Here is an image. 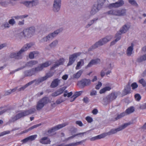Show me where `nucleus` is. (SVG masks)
Segmentation results:
<instances>
[{
  "mask_svg": "<svg viewBox=\"0 0 146 146\" xmlns=\"http://www.w3.org/2000/svg\"><path fill=\"white\" fill-rule=\"evenodd\" d=\"M53 75V73L52 72H50L46 74L45 76L40 77L37 79L33 80L26 84L24 86L18 88V91H23L29 86L31 85L34 83H35L36 85H38L40 83L46 80L48 78L52 77Z\"/></svg>",
  "mask_w": 146,
  "mask_h": 146,
  "instance_id": "f257e3e1",
  "label": "nucleus"
},
{
  "mask_svg": "<svg viewBox=\"0 0 146 146\" xmlns=\"http://www.w3.org/2000/svg\"><path fill=\"white\" fill-rule=\"evenodd\" d=\"M35 110V108H33L29 110L22 111L21 112L13 116L9 120V123L14 122L21 117L34 113Z\"/></svg>",
  "mask_w": 146,
  "mask_h": 146,
  "instance_id": "f03ea898",
  "label": "nucleus"
},
{
  "mask_svg": "<svg viewBox=\"0 0 146 146\" xmlns=\"http://www.w3.org/2000/svg\"><path fill=\"white\" fill-rule=\"evenodd\" d=\"M112 38L113 36L110 35L106 36L96 42L95 44L91 47L90 49H94L99 46L105 44L108 42L110 41L112 39Z\"/></svg>",
  "mask_w": 146,
  "mask_h": 146,
  "instance_id": "7ed1b4c3",
  "label": "nucleus"
},
{
  "mask_svg": "<svg viewBox=\"0 0 146 146\" xmlns=\"http://www.w3.org/2000/svg\"><path fill=\"white\" fill-rule=\"evenodd\" d=\"M35 32V28L34 27H30L24 30L21 32L19 35L21 37L30 38L34 35Z\"/></svg>",
  "mask_w": 146,
  "mask_h": 146,
  "instance_id": "20e7f679",
  "label": "nucleus"
},
{
  "mask_svg": "<svg viewBox=\"0 0 146 146\" xmlns=\"http://www.w3.org/2000/svg\"><path fill=\"white\" fill-rule=\"evenodd\" d=\"M126 10L122 9H119L111 10L107 12L106 13L108 15H110L116 16H123L126 15Z\"/></svg>",
  "mask_w": 146,
  "mask_h": 146,
  "instance_id": "39448f33",
  "label": "nucleus"
},
{
  "mask_svg": "<svg viewBox=\"0 0 146 146\" xmlns=\"http://www.w3.org/2000/svg\"><path fill=\"white\" fill-rule=\"evenodd\" d=\"M48 102V99L47 97H44L40 100L37 103L36 106V110L38 111L40 110Z\"/></svg>",
  "mask_w": 146,
  "mask_h": 146,
  "instance_id": "423d86ee",
  "label": "nucleus"
},
{
  "mask_svg": "<svg viewBox=\"0 0 146 146\" xmlns=\"http://www.w3.org/2000/svg\"><path fill=\"white\" fill-rule=\"evenodd\" d=\"M81 53V52H78L70 55L69 57V62L67 66H68L72 65L74 62L77 57L80 56Z\"/></svg>",
  "mask_w": 146,
  "mask_h": 146,
  "instance_id": "0eeeda50",
  "label": "nucleus"
},
{
  "mask_svg": "<svg viewBox=\"0 0 146 146\" xmlns=\"http://www.w3.org/2000/svg\"><path fill=\"white\" fill-rule=\"evenodd\" d=\"M102 5L98 3L94 4L92 7L90 13L91 15H93L98 12L101 9Z\"/></svg>",
  "mask_w": 146,
  "mask_h": 146,
  "instance_id": "6e6552de",
  "label": "nucleus"
},
{
  "mask_svg": "<svg viewBox=\"0 0 146 146\" xmlns=\"http://www.w3.org/2000/svg\"><path fill=\"white\" fill-rule=\"evenodd\" d=\"M124 4V2L123 0H119L115 3L110 4L108 6L110 9L113 8H117L123 6Z\"/></svg>",
  "mask_w": 146,
  "mask_h": 146,
  "instance_id": "1a4fd4ad",
  "label": "nucleus"
},
{
  "mask_svg": "<svg viewBox=\"0 0 146 146\" xmlns=\"http://www.w3.org/2000/svg\"><path fill=\"white\" fill-rule=\"evenodd\" d=\"M111 66V64H108L100 72V76L102 77H103L105 74L108 75L111 72L110 70L112 68Z\"/></svg>",
  "mask_w": 146,
  "mask_h": 146,
  "instance_id": "9d476101",
  "label": "nucleus"
},
{
  "mask_svg": "<svg viewBox=\"0 0 146 146\" xmlns=\"http://www.w3.org/2000/svg\"><path fill=\"white\" fill-rule=\"evenodd\" d=\"M22 53L21 51L12 52L9 55V57L11 58H14L15 59L19 60L23 58Z\"/></svg>",
  "mask_w": 146,
  "mask_h": 146,
  "instance_id": "9b49d317",
  "label": "nucleus"
},
{
  "mask_svg": "<svg viewBox=\"0 0 146 146\" xmlns=\"http://www.w3.org/2000/svg\"><path fill=\"white\" fill-rule=\"evenodd\" d=\"M62 31V28L58 29L54 31L53 32L48 34L46 35V36L50 41L52 40L54 38L56 37Z\"/></svg>",
  "mask_w": 146,
  "mask_h": 146,
  "instance_id": "f8f14e48",
  "label": "nucleus"
},
{
  "mask_svg": "<svg viewBox=\"0 0 146 146\" xmlns=\"http://www.w3.org/2000/svg\"><path fill=\"white\" fill-rule=\"evenodd\" d=\"M61 0H54L52 9L55 12L59 11L60 9Z\"/></svg>",
  "mask_w": 146,
  "mask_h": 146,
  "instance_id": "ddd939ff",
  "label": "nucleus"
},
{
  "mask_svg": "<svg viewBox=\"0 0 146 146\" xmlns=\"http://www.w3.org/2000/svg\"><path fill=\"white\" fill-rule=\"evenodd\" d=\"M91 84V80L89 79H84L78 82V85L80 84L83 88L90 86Z\"/></svg>",
  "mask_w": 146,
  "mask_h": 146,
  "instance_id": "4468645a",
  "label": "nucleus"
},
{
  "mask_svg": "<svg viewBox=\"0 0 146 146\" xmlns=\"http://www.w3.org/2000/svg\"><path fill=\"white\" fill-rule=\"evenodd\" d=\"M66 125L64 123L60 124L51 128L48 131V132L49 134H51L55 131L65 126Z\"/></svg>",
  "mask_w": 146,
  "mask_h": 146,
  "instance_id": "2eb2a0df",
  "label": "nucleus"
},
{
  "mask_svg": "<svg viewBox=\"0 0 146 146\" xmlns=\"http://www.w3.org/2000/svg\"><path fill=\"white\" fill-rule=\"evenodd\" d=\"M131 93L130 83L128 84L124 87V88L122 91V94L123 95H125Z\"/></svg>",
  "mask_w": 146,
  "mask_h": 146,
  "instance_id": "dca6fc26",
  "label": "nucleus"
},
{
  "mask_svg": "<svg viewBox=\"0 0 146 146\" xmlns=\"http://www.w3.org/2000/svg\"><path fill=\"white\" fill-rule=\"evenodd\" d=\"M100 60L99 59L91 60L88 65L85 66V68L87 69L90 68L94 65L100 63Z\"/></svg>",
  "mask_w": 146,
  "mask_h": 146,
  "instance_id": "f3484780",
  "label": "nucleus"
},
{
  "mask_svg": "<svg viewBox=\"0 0 146 146\" xmlns=\"http://www.w3.org/2000/svg\"><path fill=\"white\" fill-rule=\"evenodd\" d=\"M117 97V94L115 93H111L106 98L104 99V100H108V102H109L116 99Z\"/></svg>",
  "mask_w": 146,
  "mask_h": 146,
  "instance_id": "a211bd4d",
  "label": "nucleus"
},
{
  "mask_svg": "<svg viewBox=\"0 0 146 146\" xmlns=\"http://www.w3.org/2000/svg\"><path fill=\"white\" fill-rule=\"evenodd\" d=\"M51 64L50 61H47L44 63L40 64L38 66L40 71H42L44 68H46Z\"/></svg>",
  "mask_w": 146,
  "mask_h": 146,
  "instance_id": "6ab92c4d",
  "label": "nucleus"
},
{
  "mask_svg": "<svg viewBox=\"0 0 146 146\" xmlns=\"http://www.w3.org/2000/svg\"><path fill=\"white\" fill-rule=\"evenodd\" d=\"M33 45L32 43H29L25 45L20 50L23 53L24 52L27 50L31 48Z\"/></svg>",
  "mask_w": 146,
  "mask_h": 146,
  "instance_id": "aec40b11",
  "label": "nucleus"
},
{
  "mask_svg": "<svg viewBox=\"0 0 146 146\" xmlns=\"http://www.w3.org/2000/svg\"><path fill=\"white\" fill-rule=\"evenodd\" d=\"M60 80L58 79H56L54 80L52 82L50 87L51 88H55L57 87L60 83Z\"/></svg>",
  "mask_w": 146,
  "mask_h": 146,
  "instance_id": "412c9836",
  "label": "nucleus"
},
{
  "mask_svg": "<svg viewBox=\"0 0 146 146\" xmlns=\"http://www.w3.org/2000/svg\"><path fill=\"white\" fill-rule=\"evenodd\" d=\"M130 28V26L128 25H125L123 26L120 30V32L121 34L125 33H126Z\"/></svg>",
  "mask_w": 146,
  "mask_h": 146,
  "instance_id": "4be33fe9",
  "label": "nucleus"
},
{
  "mask_svg": "<svg viewBox=\"0 0 146 146\" xmlns=\"http://www.w3.org/2000/svg\"><path fill=\"white\" fill-rule=\"evenodd\" d=\"M121 34L120 33H117L115 35V39L111 42V45H112L114 44L120 40L121 38Z\"/></svg>",
  "mask_w": 146,
  "mask_h": 146,
  "instance_id": "5701e85b",
  "label": "nucleus"
},
{
  "mask_svg": "<svg viewBox=\"0 0 146 146\" xmlns=\"http://www.w3.org/2000/svg\"><path fill=\"white\" fill-rule=\"evenodd\" d=\"M133 46V44L131 43V46L127 48L126 51V54L128 56H130L132 54Z\"/></svg>",
  "mask_w": 146,
  "mask_h": 146,
  "instance_id": "b1692460",
  "label": "nucleus"
},
{
  "mask_svg": "<svg viewBox=\"0 0 146 146\" xmlns=\"http://www.w3.org/2000/svg\"><path fill=\"white\" fill-rule=\"evenodd\" d=\"M39 141L40 143L44 144H50V141L48 139L47 137H44L42 138Z\"/></svg>",
  "mask_w": 146,
  "mask_h": 146,
  "instance_id": "393cba45",
  "label": "nucleus"
},
{
  "mask_svg": "<svg viewBox=\"0 0 146 146\" xmlns=\"http://www.w3.org/2000/svg\"><path fill=\"white\" fill-rule=\"evenodd\" d=\"M135 110V108L133 106H131L128 108L125 111L126 115H129L133 113Z\"/></svg>",
  "mask_w": 146,
  "mask_h": 146,
  "instance_id": "a878e982",
  "label": "nucleus"
},
{
  "mask_svg": "<svg viewBox=\"0 0 146 146\" xmlns=\"http://www.w3.org/2000/svg\"><path fill=\"white\" fill-rule=\"evenodd\" d=\"M84 60L83 59H80L79 61L77 62V64L75 68L76 70H78L84 64Z\"/></svg>",
  "mask_w": 146,
  "mask_h": 146,
  "instance_id": "bb28decb",
  "label": "nucleus"
},
{
  "mask_svg": "<svg viewBox=\"0 0 146 146\" xmlns=\"http://www.w3.org/2000/svg\"><path fill=\"white\" fill-rule=\"evenodd\" d=\"M64 62V58H60L59 60L57 61L55 63V64H54V66L52 68H54L62 64Z\"/></svg>",
  "mask_w": 146,
  "mask_h": 146,
  "instance_id": "cd10ccee",
  "label": "nucleus"
},
{
  "mask_svg": "<svg viewBox=\"0 0 146 146\" xmlns=\"http://www.w3.org/2000/svg\"><path fill=\"white\" fill-rule=\"evenodd\" d=\"M83 72V70H79L76 73L73 74V76L74 79H78L80 77L82 74Z\"/></svg>",
  "mask_w": 146,
  "mask_h": 146,
  "instance_id": "c85d7f7f",
  "label": "nucleus"
},
{
  "mask_svg": "<svg viewBox=\"0 0 146 146\" xmlns=\"http://www.w3.org/2000/svg\"><path fill=\"white\" fill-rule=\"evenodd\" d=\"M120 131L118 127L117 128L111 129L110 131L108 132L107 133V135H110L115 134L118 131Z\"/></svg>",
  "mask_w": 146,
  "mask_h": 146,
  "instance_id": "c756f323",
  "label": "nucleus"
},
{
  "mask_svg": "<svg viewBox=\"0 0 146 146\" xmlns=\"http://www.w3.org/2000/svg\"><path fill=\"white\" fill-rule=\"evenodd\" d=\"M38 63V62L36 60H31L27 62L26 65L27 66L32 67Z\"/></svg>",
  "mask_w": 146,
  "mask_h": 146,
  "instance_id": "7c9ffc66",
  "label": "nucleus"
},
{
  "mask_svg": "<svg viewBox=\"0 0 146 146\" xmlns=\"http://www.w3.org/2000/svg\"><path fill=\"white\" fill-rule=\"evenodd\" d=\"M131 122H129L128 123H125L121 125V126L118 127L120 131L124 129L127 127L131 125Z\"/></svg>",
  "mask_w": 146,
  "mask_h": 146,
  "instance_id": "2f4dec72",
  "label": "nucleus"
},
{
  "mask_svg": "<svg viewBox=\"0 0 146 146\" xmlns=\"http://www.w3.org/2000/svg\"><path fill=\"white\" fill-rule=\"evenodd\" d=\"M83 92V91H80L76 92L72 97V98H73V100H70V102H72L74 101L77 97L80 95Z\"/></svg>",
  "mask_w": 146,
  "mask_h": 146,
  "instance_id": "473e14b6",
  "label": "nucleus"
},
{
  "mask_svg": "<svg viewBox=\"0 0 146 146\" xmlns=\"http://www.w3.org/2000/svg\"><path fill=\"white\" fill-rule=\"evenodd\" d=\"M58 41L57 40H55L51 42L49 45V46L51 48L55 47L57 45Z\"/></svg>",
  "mask_w": 146,
  "mask_h": 146,
  "instance_id": "72a5a7b5",
  "label": "nucleus"
},
{
  "mask_svg": "<svg viewBox=\"0 0 146 146\" xmlns=\"http://www.w3.org/2000/svg\"><path fill=\"white\" fill-rule=\"evenodd\" d=\"M31 75L35 74L36 73L40 72L38 66L36 68H34L30 70Z\"/></svg>",
  "mask_w": 146,
  "mask_h": 146,
  "instance_id": "f704fd0d",
  "label": "nucleus"
},
{
  "mask_svg": "<svg viewBox=\"0 0 146 146\" xmlns=\"http://www.w3.org/2000/svg\"><path fill=\"white\" fill-rule=\"evenodd\" d=\"M38 54V52L36 51H33L30 52L29 54V58L30 59H33Z\"/></svg>",
  "mask_w": 146,
  "mask_h": 146,
  "instance_id": "c9c22d12",
  "label": "nucleus"
},
{
  "mask_svg": "<svg viewBox=\"0 0 146 146\" xmlns=\"http://www.w3.org/2000/svg\"><path fill=\"white\" fill-rule=\"evenodd\" d=\"M111 89V88L110 87H106L100 90V94L104 93L106 91L110 90Z\"/></svg>",
  "mask_w": 146,
  "mask_h": 146,
  "instance_id": "e433bc0d",
  "label": "nucleus"
},
{
  "mask_svg": "<svg viewBox=\"0 0 146 146\" xmlns=\"http://www.w3.org/2000/svg\"><path fill=\"white\" fill-rule=\"evenodd\" d=\"M126 115V113H125V112H122L119 114H118L117 115V117L115 119V120L114 121H115V120H116L119 119H120L125 116Z\"/></svg>",
  "mask_w": 146,
  "mask_h": 146,
  "instance_id": "4c0bfd02",
  "label": "nucleus"
},
{
  "mask_svg": "<svg viewBox=\"0 0 146 146\" xmlns=\"http://www.w3.org/2000/svg\"><path fill=\"white\" fill-rule=\"evenodd\" d=\"M146 60V54L140 56L137 59V61L141 62Z\"/></svg>",
  "mask_w": 146,
  "mask_h": 146,
  "instance_id": "58836bf2",
  "label": "nucleus"
},
{
  "mask_svg": "<svg viewBox=\"0 0 146 146\" xmlns=\"http://www.w3.org/2000/svg\"><path fill=\"white\" fill-rule=\"evenodd\" d=\"M10 27V25L9 24V23L7 22H6L4 23L1 25V27L2 28H9Z\"/></svg>",
  "mask_w": 146,
  "mask_h": 146,
  "instance_id": "ea45409f",
  "label": "nucleus"
},
{
  "mask_svg": "<svg viewBox=\"0 0 146 146\" xmlns=\"http://www.w3.org/2000/svg\"><path fill=\"white\" fill-rule=\"evenodd\" d=\"M84 141V140H83L76 143H70L69 144L70 145V146H77V145H79Z\"/></svg>",
  "mask_w": 146,
  "mask_h": 146,
  "instance_id": "a19ab883",
  "label": "nucleus"
},
{
  "mask_svg": "<svg viewBox=\"0 0 146 146\" xmlns=\"http://www.w3.org/2000/svg\"><path fill=\"white\" fill-rule=\"evenodd\" d=\"M49 41H50L47 37L46 36H44L40 40V42L41 43Z\"/></svg>",
  "mask_w": 146,
  "mask_h": 146,
  "instance_id": "79ce46f5",
  "label": "nucleus"
},
{
  "mask_svg": "<svg viewBox=\"0 0 146 146\" xmlns=\"http://www.w3.org/2000/svg\"><path fill=\"white\" fill-rule=\"evenodd\" d=\"M49 41H50L47 37L46 36H44L40 40V42L41 43Z\"/></svg>",
  "mask_w": 146,
  "mask_h": 146,
  "instance_id": "37998d69",
  "label": "nucleus"
},
{
  "mask_svg": "<svg viewBox=\"0 0 146 146\" xmlns=\"http://www.w3.org/2000/svg\"><path fill=\"white\" fill-rule=\"evenodd\" d=\"M8 3L5 1H1L0 2V5L2 7H6L7 6Z\"/></svg>",
  "mask_w": 146,
  "mask_h": 146,
  "instance_id": "c03bdc74",
  "label": "nucleus"
},
{
  "mask_svg": "<svg viewBox=\"0 0 146 146\" xmlns=\"http://www.w3.org/2000/svg\"><path fill=\"white\" fill-rule=\"evenodd\" d=\"M41 125V124H36V125H34L32 126L31 127L29 128L28 129H27V131H30V130H31L35 128H36L39 126H40Z\"/></svg>",
  "mask_w": 146,
  "mask_h": 146,
  "instance_id": "a18cd8bd",
  "label": "nucleus"
},
{
  "mask_svg": "<svg viewBox=\"0 0 146 146\" xmlns=\"http://www.w3.org/2000/svg\"><path fill=\"white\" fill-rule=\"evenodd\" d=\"M37 137V135H34L30 136L28 137L29 140L33 141L35 140V139Z\"/></svg>",
  "mask_w": 146,
  "mask_h": 146,
  "instance_id": "49530a36",
  "label": "nucleus"
},
{
  "mask_svg": "<svg viewBox=\"0 0 146 146\" xmlns=\"http://www.w3.org/2000/svg\"><path fill=\"white\" fill-rule=\"evenodd\" d=\"M139 82L142 85L143 87L146 86V82L143 79H142L139 81Z\"/></svg>",
  "mask_w": 146,
  "mask_h": 146,
  "instance_id": "de8ad7c7",
  "label": "nucleus"
},
{
  "mask_svg": "<svg viewBox=\"0 0 146 146\" xmlns=\"http://www.w3.org/2000/svg\"><path fill=\"white\" fill-rule=\"evenodd\" d=\"M66 88L65 87H63L60 88L57 90L60 95L62 93Z\"/></svg>",
  "mask_w": 146,
  "mask_h": 146,
  "instance_id": "09e8293b",
  "label": "nucleus"
},
{
  "mask_svg": "<svg viewBox=\"0 0 146 146\" xmlns=\"http://www.w3.org/2000/svg\"><path fill=\"white\" fill-rule=\"evenodd\" d=\"M107 133H104L100 135H98L97 136V139H100L103 138L107 135Z\"/></svg>",
  "mask_w": 146,
  "mask_h": 146,
  "instance_id": "8fccbe9b",
  "label": "nucleus"
},
{
  "mask_svg": "<svg viewBox=\"0 0 146 146\" xmlns=\"http://www.w3.org/2000/svg\"><path fill=\"white\" fill-rule=\"evenodd\" d=\"M131 86L132 87V89L133 90H134L138 87V85L136 83L134 82L131 84Z\"/></svg>",
  "mask_w": 146,
  "mask_h": 146,
  "instance_id": "3c124183",
  "label": "nucleus"
},
{
  "mask_svg": "<svg viewBox=\"0 0 146 146\" xmlns=\"http://www.w3.org/2000/svg\"><path fill=\"white\" fill-rule=\"evenodd\" d=\"M9 23L10 25H11L12 26H13L15 23V20L12 19H10L9 21Z\"/></svg>",
  "mask_w": 146,
  "mask_h": 146,
  "instance_id": "603ef678",
  "label": "nucleus"
},
{
  "mask_svg": "<svg viewBox=\"0 0 146 146\" xmlns=\"http://www.w3.org/2000/svg\"><path fill=\"white\" fill-rule=\"evenodd\" d=\"M128 1L129 3L135 6H137V4L135 0H128Z\"/></svg>",
  "mask_w": 146,
  "mask_h": 146,
  "instance_id": "864d4df0",
  "label": "nucleus"
},
{
  "mask_svg": "<svg viewBox=\"0 0 146 146\" xmlns=\"http://www.w3.org/2000/svg\"><path fill=\"white\" fill-rule=\"evenodd\" d=\"M24 67H21L19 68H18L15 70H13L12 71V72H11L10 73V74H12L15 73V72L21 70L23 69Z\"/></svg>",
  "mask_w": 146,
  "mask_h": 146,
  "instance_id": "5fc2aeb1",
  "label": "nucleus"
},
{
  "mask_svg": "<svg viewBox=\"0 0 146 146\" xmlns=\"http://www.w3.org/2000/svg\"><path fill=\"white\" fill-rule=\"evenodd\" d=\"M10 133V131H4L0 133V136H3L5 135L8 134Z\"/></svg>",
  "mask_w": 146,
  "mask_h": 146,
  "instance_id": "6e6d98bb",
  "label": "nucleus"
},
{
  "mask_svg": "<svg viewBox=\"0 0 146 146\" xmlns=\"http://www.w3.org/2000/svg\"><path fill=\"white\" fill-rule=\"evenodd\" d=\"M65 101L64 100L62 99L61 98L58 99L56 102V104H59Z\"/></svg>",
  "mask_w": 146,
  "mask_h": 146,
  "instance_id": "4d7b16f0",
  "label": "nucleus"
},
{
  "mask_svg": "<svg viewBox=\"0 0 146 146\" xmlns=\"http://www.w3.org/2000/svg\"><path fill=\"white\" fill-rule=\"evenodd\" d=\"M97 94V92L95 90H92L90 92L91 96H95Z\"/></svg>",
  "mask_w": 146,
  "mask_h": 146,
  "instance_id": "13d9d810",
  "label": "nucleus"
},
{
  "mask_svg": "<svg viewBox=\"0 0 146 146\" xmlns=\"http://www.w3.org/2000/svg\"><path fill=\"white\" fill-rule=\"evenodd\" d=\"M102 86V83L100 82H98V84L95 87V88L97 90H99Z\"/></svg>",
  "mask_w": 146,
  "mask_h": 146,
  "instance_id": "bf43d9fd",
  "label": "nucleus"
},
{
  "mask_svg": "<svg viewBox=\"0 0 146 146\" xmlns=\"http://www.w3.org/2000/svg\"><path fill=\"white\" fill-rule=\"evenodd\" d=\"M25 75L27 76H32L30 70L25 71Z\"/></svg>",
  "mask_w": 146,
  "mask_h": 146,
  "instance_id": "052dcab7",
  "label": "nucleus"
},
{
  "mask_svg": "<svg viewBox=\"0 0 146 146\" xmlns=\"http://www.w3.org/2000/svg\"><path fill=\"white\" fill-rule=\"evenodd\" d=\"M135 97L136 100L138 101L141 98L140 95L138 94H135Z\"/></svg>",
  "mask_w": 146,
  "mask_h": 146,
  "instance_id": "680f3d73",
  "label": "nucleus"
},
{
  "mask_svg": "<svg viewBox=\"0 0 146 146\" xmlns=\"http://www.w3.org/2000/svg\"><path fill=\"white\" fill-rule=\"evenodd\" d=\"M31 5L33 6H36L38 3V2L37 1H33L31 2Z\"/></svg>",
  "mask_w": 146,
  "mask_h": 146,
  "instance_id": "e2e57ef3",
  "label": "nucleus"
},
{
  "mask_svg": "<svg viewBox=\"0 0 146 146\" xmlns=\"http://www.w3.org/2000/svg\"><path fill=\"white\" fill-rule=\"evenodd\" d=\"M94 23L92 20H90L88 22V24L86 25V27L88 28L90 27L91 25L93 24Z\"/></svg>",
  "mask_w": 146,
  "mask_h": 146,
  "instance_id": "0e129e2a",
  "label": "nucleus"
},
{
  "mask_svg": "<svg viewBox=\"0 0 146 146\" xmlns=\"http://www.w3.org/2000/svg\"><path fill=\"white\" fill-rule=\"evenodd\" d=\"M60 94H59L58 92V90L55 91V92H53L52 94V96H57Z\"/></svg>",
  "mask_w": 146,
  "mask_h": 146,
  "instance_id": "69168bd1",
  "label": "nucleus"
},
{
  "mask_svg": "<svg viewBox=\"0 0 146 146\" xmlns=\"http://www.w3.org/2000/svg\"><path fill=\"white\" fill-rule=\"evenodd\" d=\"M86 119L89 123H91L92 121V119L89 116L87 117L86 118Z\"/></svg>",
  "mask_w": 146,
  "mask_h": 146,
  "instance_id": "338daca9",
  "label": "nucleus"
},
{
  "mask_svg": "<svg viewBox=\"0 0 146 146\" xmlns=\"http://www.w3.org/2000/svg\"><path fill=\"white\" fill-rule=\"evenodd\" d=\"M140 108L141 109H146V103L141 105Z\"/></svg>",
  "mask_w": 146,
  "mask_h": 146,
  "instance_id": "774afa93",
  "label": "nucleus"
}]
</instances>
